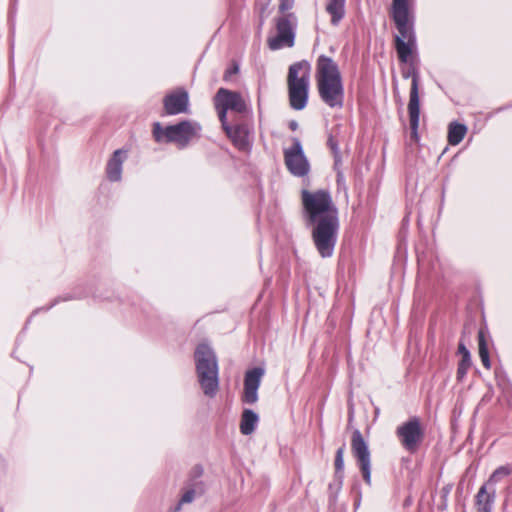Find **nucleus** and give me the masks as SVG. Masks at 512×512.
Here are the masks:
<instances>
[{"label":"nucleus","mask_w":512,"mask_h":512,"mask_svg":"<svg viewBox=\"0 0 512 512\" xmlns=\"http://www.w3.org/2000/svg\"><path fill=\"white\" fill-rule=\"evenodd\" d=\"M302 204L307 226H312L311 238L322 258L333 255L339 231L338 209L328 191H302Z\"/></svg>","instance_id":"f257e3e1"},{"label":"nucleus","mask_w":512,"mask_h":512,"mask_svg":"<svg viewBox=\"0 0 512 512\" xmlns=\"http://www.w3.org/2000/svg\"><path fill=\"white\" fill-rule=\"evenodd\" d=\"M315 80L320 99L330 108L344 106L345 91L338 64L326 55H320L316 62Z\"/></svg>","instance_id":"f03ea898"},{"label":"nucleus","mask_w":512,"mask_h":512,"mask_svg":"<svg viewBox=\"0 0 512 512\" xmlns=\"http://www.w3.org/2000/svg\"><path fill=\"white\" fill-rule=\"evenodd\" d=\"M414 0H393L391 17L398 30L395 36V48L401 62L407 63L416 44L414 32Z\"/></svg>","instance_id":"7ed1b4c3"},{"label":"nucleus","mask_w":512,"mask_h":512,"mask_svg":"<svg viewBox=\"0 0 512 512\" xmlns=\"http://www.w3.org/2000/svg\"><path fill=\"white\" fill-rule=\"evenodd\" d=\"M195 366L198 382L205 396L213 398L219 390V368L216 354L207 344L197 346Z\"/></svg>","instance_id":"20e7f679"},{"label":"nucleus","mask_w":512,"mask_h":512,"mask_svg":"<svg viewBox=\"0 0 512 512\" xmlns=\"http://www.w3.org/2000/svg\"><path fill=\"white\" fill-rule=\"evenodd\" d=\"M311 65L301 60L290 65L287 75V88L290 107L303 110L308 103Z\"/></svg>","instance_id":"39448f33"},{"label":"nucleus","mask_w":512,"mask_h":512,"mask_svg":"<svg viewBox=\"0 0 512 512\" xmlns=\"http://www.w3.org/2000/svg\"><path fill=\"white\" fill-rule=\"evenodd\" d=\"M201 130V126L194 121L184 120L175 125L162 128L159 122L153 125V137L156 142L175 143L179 148L186 147Z\"/></svg>","instance_id":"423d86ee"},{"label":"nucleus","mask_w":512,"mask_h":512,"mask_svg":"<svg viewBox=\"0 0 512 512\" xmlns=\"http://www.w3.org/2000/svg\"><path fill=\"white\" fill-rule=\"evenodd\" d=\"M395 434L402 448L410 454H415L425 439V430L417 416L410 417L400 424Z\"/></svg>","instance_id":"0eeeda50"},{"label":"nucleus","mask_w":512,"mask_h":512,"mask_svg":"<svg viewBox=\"0 0 512 512\" xmlns=\"http://www.w3.org/2000/svg\"><path fill=\"white\" fill-rule=\"evenodd\" d=\"M214 106L221 124H226L229 110L237 113H246L247 104L241 94L226 88H220L214 96Z\"/></svg>","instance_id":"6e6552de"},{"label":"nucleus","mask_w":512,"mask_h":512,"mask_svg":"<svg viewBox=\"0 0 512 512\" xmlns=\"http://www.w3.org/2000/svg\"><path fill=\"white\" fill-rule=\"evenodd\" d=\"M296 16L287 13L276 20V35L268 38V47L271 50H279L284 47H292L295 43Z\"/></svg>","instance_id":"1a4fd4ad"},{"label":"nucleus","mask_w":512,"mask_h":512,"mask_svg":"<svg viewBox=\"0 0 512 512\" xmlns=\"http://www.w3.org/2000/svg\"><path fill=\"white\" fill-rule=\"evenodd\" d=\"M287 170L294 176L304 177L310 171V164L306 158L301 141L294 137L292 145L283 151Z\"/></svg>","instance_id":"9d476101"},{"label":"nucleus","mask_w":512,"mask_h":512,"mask_svg":"<svg viewBox=\"0 0 512 512\" xmlns=\"http://www.w3.org/2000/svg\"><path fill=\"white\" fill-rule=\"evenodd\" d=\"M351 452L355 457L364 481L371 484V454L361 432L355 429L351 437Z\"/></svg>","instance_id":"9b49d317"},{"label":"nucleus","mask_w":512,"mask_h":512,"mask_svg":"<svg viewBox=\"0 0 512 512\" xmlns=\"http://www.w3.org/2000/svg\"><path fill=\"white\" fill-rule=\"evenodd\" d=\"M412 81L409 94L408 113L411 128V138L418 140V126L420 117L419 100V74L417 71L411 73Z\"/></svg>","instance_id":"f8f14e48"},{"label":"nucleus","mask_w":512,"mask_h":512,"mask_svg":"<svg viewBox=\"0 0 512 512\" xmlns=\"http://www.w3.org/2000/svg\"><path fill=\"white\" fill-rule=\"evenodd\" d=\"M164 111L167 115H178L189 112V95L183 88L167 94L163 99Z\"/></svg>","instance_id":"ddd939ff"},{"label":"nucleus","mask_w":512,"mask_h":512,"mask_svg":"<svg viewBox=\"0 0 512 512\" xmlns=\"http://www.w3.org/2000/svg\"><path fill=\"white\" fill-rule=\"evenodd\" d=\"M264 370L259 367H255L248 370L244 378V392L242 395V401L247 404H254L258 400V389L261 384Z\"/></svg>","instance_id":"4468645a"},{"label":"nucleus","mask_w":512,"mask_h":512,"mask_svg":"<svg viewBox=\"0 0 512 512\" xmlns=\"http://www.w3.org/2000/svg\"><path fill=\"white\" fill-rule=\"evenodd\" d=\"M221 126L237 149L244 151L249 148L250 129L246 123L230 125L228 121H226V124H221Z\"/></svg>","instance_id":"2eb2a0df"},{"label":"nucleus","mask_w":512,"mask_h":512,"mask_svg":"<svg viewBox=\"0 0 512 512\" xmlns=\"http://www.w3.org/2000/svg\"><path fill=\"white\" fill-rule=\"evenodd\" d=\"M496 499V489L482 485L475 495L476 512H492Z\"/></svg>","instance_id":"dca6fc26"},{"label":"nucleus","mask_w":512,"mask_h":512,"mask_svg":"<svg viewBox=\"0 0 512 512\" xmlns=\"http://www.w3.org/2000/svg\"><path fill=\"white\" fill-rule=\"evenodd\" d=\"M127 151L117 149L113 152L106 166V174L110 181L116 182L121 180L122 165L126 159Z\"/></svg>","instance_id":"f3484780"},{"label":"nucleus","mask_w":512,"mask_h":512,"mask_svg":"<svg viewBox=\"0 0 512 512\" xmlns=\"http://www.w3.org/2000/svg\"><path fill=\"white\" fill-rule=\"evenodd\" d=\"M346 0H327L325 10L331 17V24L337 26L345 17Z\"/></svg>","instance_id":"a211bd4d"},{"label":"nucleus","mask_w":512,"mask_h":512,"mask_svg":"<svg viewBox=\"0 0 512 512\" xmlns=\"http://www.w3.org/2000/svg\"><path fill=\"white\" fill-rule=\"evenodd\" d=\"M458 353L461 355V360L458 363L456 378L458 381H462L470 369L472 361L470 352L463 342L458 345Z\"/></svg>","instance_id":"6ab92c4d"},{"label":"nucleus","mask_w":512,"mask_h":512,"mask_svg":"<svg viewBox=\"0 0 512 512\" xmlns=\"http://www.w3.org/2000/svg\"><path fill=\"white\" fill-rule=\"evenodd\" d=\"M258 422V415L251 409H245L241 415L240 432L243 435L252 434L256 429Z\"/></svg>","instance_id":"aec40b11"},{"label":"nucleus","mask_w":512,"mask_h":512,"mask_svg":"<svg viewBox=\"0 0 512 512\" xmlns=\"http://www.w3.org/2000/svg\"><path fill=\"white\" fill-rule=\"evenodd\" d=\"M467 133V127L464 124L458 122H452L448 127V143L452 146L458 145L465 137Z\"/></svg>","instance_id":"412c9836"},{"label":"nucleus","mask_w":512,"mask_h":512,"mask_svg":"<svg viewBox=\"0 0 512 512\" xmlns=\"http://www.w3.org/2000/svg\"><path fill=\"white\" fill-rule=\"evenodd\" d=\"M478 348H479V357L481 359L483 366L486 369H490L491 361H490L488 346H487V342L485 339V333H484L483 329H480L478 332Z\"/></svg>","instance_id":"4be33fe9"},{"label":"nucleus","mask_w":512,"mask_h":512,"mask_svg":"<svg viewBox=\"0 0 512 512\" xmlns=\"http://www.w3.org/2000/svg\"><path fill=\"white\" fill-rule=\"evenodd\" d=\"M512 473V468L510 465H503L498 467L493 471L490 475L489 479L483 485H488V488H495V485L501 481L503 478L509 476Z\"/></svg>","instance_id":"5701e85b"},{"label":"nucleus","mask_w":512,"mask_h":512,"mask_svg":"<svg viewBox=\"0 0 512 512\" xmlns=\"http://www.w3.org/2000/svg\"><path fill=\"white\" fill-rule=\"evenodd\" d=\"M344 451H345V445H342L336 451L335 470L337 473L342 472L344 469Z\"/></svg>","instance_id":"b1692460"},{"label":"nucleus","mask_w":512,"mask_h":512,"mask_svg":"<svg viewBox=\"0 0 512 512\" xmlns=\"http://www.w3.org/2000/svg\"><path fill=\"white\" fill-rule=\"evenodd\" d=\"M327 145L333 152L335 158H338L340 155L338 141L336 140V138L333 135H329V137L327 139Z\"/></svg>","instance_id":"393cba45"},{"label":"nucleus","mask_w":512,"mask_h":512,"mask_svg":"<svg viewBox=\"0 0 512 512\" xmlns=\"http://www.w3.org/2000/svg\"><path fill=\"white\" fill-rule=\"evenodd\" d=\"M195 491L193 489L187 490L181 497L178 507L176 511L180 509V506L185 503H191L194 500Z\"/></svg>","instance_id":"a878e982"},{"label":"nucleus","mask_w":512,"mask_h":512,"mask_svg":"<svg viewBox=\"0 0 512 512\" xmlns=\"http://www.w3.org/2000/svg\"><path fill=\"white\" fill-rule=\"evenodd\" d=\"M294 6V0H280L279 11L286 14L285 12L291 10Z\"/></svg>","instance_id":"bb28decb"},{"label":"nucleus","mask_w":512,"mask_h":512,"mask_svg":"<svg viewBox=\"0 0 512 512\" xmlns=\"http://www.w3.org/2000/svg\"><path fill=\"white\" fill-rule=\"evenodd\" d=\"M289 128H290L292 131L297 130V128H298V123H297L295 120L290 121V123H289Z\"/></svg>","instance_id":"cd10ccee"},{"label":"nucleus","mask_w":512,"mask_h":512,"mask_svg":"<svg viewBox=\"0 0 512 512\" xmlns=\"http://www.w3.org/2000/svg\"><path fill=\"white\" fill-rule=\"evenodd\" d=\"M238 71V67L235 66L232 70H228L225 73V78H227L231 73H236Z\"/></svg>","instance_id":"c85d7f7f"},{"label":"nucleus","mask_w":512,"mask_h":512,"mask_svg":"<svg viewBox=\"0 0 512 512\" xmlns=\"http://www.w3.org/2000/svg\"><path fill=\"white\" fill-rule=\"evenodd\" d=\"M410 76V73H407L404 75L405 78H408Z\"/></svg>","instance_id":"c756f323"}]
</instances>
